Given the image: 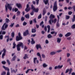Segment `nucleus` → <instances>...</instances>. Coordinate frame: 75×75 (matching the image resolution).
I'll list each match as a JSON object with an SVG mask.
<instances>
[{
    "label": "nucleus",
    "instance_id": "3c124183",
    "mask_svg": "<svg viewBox=\"0 0 75 75\" xmlns=\"http://www.w3.org/2000/svg\"><path fill=\"white\" fill-rule=\"evenodd\" d=\"M4 56H5V54H4V52H3V54H2V58L4 59Z\"/></svg>",
    "mask_w": 75,
    "mask_h": 75
},
{
    "label": "nucleus",
    "instance_id": "79ce46f5",
    "mask_svg": "<svg viewBox=\"0 0 75 75\" xmlns=\"http://www.w3.org/2000/svg\"><path fill=\"white\" fill-rule=\"evenodd\" d=\"M30 14L31 16H33V15H34V11H31V13H30Z\"/></svg>",
    "mask_w": 75,
    "mask_h": 75
},
{
    "label": "nucleus",
    "instance_id": "393cba45",
    "mask_svg": "<svg viewBox=\"0 0 75 75\" xmlns=\"http://www.w3.org/2000/svg\"><path fill=\"white\" fill-rule=\"evenodd\" d=\"M46 13V10L44 9L43 11V13H42V14L43 16H44L45 14Z\"/></svg>",
    "mask_w": 75,
    "mask_h": 75
},
{
    "label": "nucleus",
    "instance_id": "f257e3e1",
    "mask_svg": "<svg viewBox=\"0 0 75 75\" xmlns=\"http://www.w3.org/2000/svg\"><path fill=\"white\" fill-rule=\"evenodd\" d=\"M55 16L54 15H53L52 14H50V20H49L48 23L50 24H52V23H54L55 24L56 23V21H57V20L56 18H55L54 20H53V18H54Z\"/></svg>",
    "mask_w": 75,
    "mask_h": 75
},
{
    "label": "nucleus",
    "instance_id": "a211bd4d",
    "mask_svg": "<svg viewBox=\"0 0 75 75\" xmlns=\"http://www.w3.org/2000/svg\"><path fill=\"white\" fill-rule=\"evenodd\" d=\"M15 35V33L14 32V31H13L11 33V37H12V38H14V37Z\"/></svg>",
    "mask_w": 75,
    "mask_h": 75
},
{
    "label": "nucleus",
    "instance_id": "bf43d9fd",
    "mask_svg": "<svg viewBox=\"0 0 75 75\" xmlns=\"http://www.w3.org/2000/svg\"><path fill=\"white\" fill-rule=\"evenodd\" d=\"M69 70V69H67L66 70V71L65 72V73H68Z\"/></svg>",
    "mask_w": 75,
    "mask_h": 75
},
{
    "label": "nucleus",
    "instance_id": "69168bd1",
    "mask_svg": "<svg viewBox=\"0 0 75 75\" xmlns=\"http://www.w3.org/2000/svg\"><path fill=\"white\" fill-rule=\"evenodd\" d=\"M42 57L43 58H45V55H44V54H42Z\"/></svg>",
    "mask_w": 75,
    "mask_h": 75
},
{
    "label": "nucleus",
    "instance_id": "2eb2a0df",
    "mask_svg": "<svg viewBox=\"0 0 75 75\" xmlns=\"http://www.w3.org/2000/svg\"><path fill=\"white\" fill-rule=\"evenodd\" d=\"M16 6L18 7V8H22V6L21 4H18V3L16 4Z\"/></svg>",
    "mask_w": 75,
    "mask_h": 75
},
{
    "label": "nucleus",
    "instance_id": "58836bf2",
    "mask_svg": "<svg viewBox=\"0 0 75 75\" xmlns=\"http://www.w3.org/2000/svg\"><path fill=\"white\" fill-rule=\"evenodd\" d=\"M42 14L41 13L39 15V16H38V19H40V18H42Z\"/></svg>",
    "mask_w": 75,
    "mask_h": 75
},
{
    "label": "nucleus",
    "instance_id": "c9c22d12",
    "mask_svg": "<svg viewBox=\"0 0 75 75\" xmlns=\"http://www.w3.org/2000/svg\"><path fill=\"white\" fill-rule=\"evenodd\" d=\"M43 1L44 2L45 4H47L48 3V0H46V1H45V0H44Z\"/></svg>",
    "mask_w": 75,
    "mask_h": 75
},
{
    "label": "nucleus",
    "instance_id": "f3484780",
    "mask_svg": "<svg viewBox=\"0 0 75 75\" xmlns=\"http://www.w3.org/2000/svg\"><path fill=\"white\" fill-rule=\"evenodd\" d=\"M57 42H58V43H60L62 40L61 38H57Z\"/></svg>",
    "mask_w": 75,
    "mask_h": 75
},
{
    "label": "nucleus",
    "instance_id": "4468645a",
    "mask_svg": "<svg viewBox=\"0 0 75 75\" xmlns=\"http://www.w3.org/2000/svg\"><path fill=\"white\" fill-rule=\"evenodd\" d=\"M50 33L52 34H54V36H56L57 33V32H55V31H51Z\"/></svg>",
    "mask_w": 75,
    "mask_h": 75
},
{
    "label": "nucleus",
    "instance_id": "6ab92c4d",
    "mask_svg": "<svg viewBox=\"0 0 75 75\" xmlns=\"http://www.w3.org/2000/svg\"><path fill=\"white\" fill-rule=\"evenodd\" d=\"M32 40L31 41V44H34L35 43V41H34L33 38H31Z\"/></svg>",
    "mask_w": 75,
    "mask_h": 75
},
{
    "label": "nucleus",
    "instance_id": "13d9d810",
    "mask_svg": "<svg viewBox=\"0 0 75 75\" xmlns=\"http://www.w3.org/2000/svg\"><path fill=\"white\" fill-rule=\"evenodd\" d=\"M70 55V53H68L67 54V57H69Z\"/></svg>",
    "mask_w": 75,
    "mask_h": 75
},
{
    "label": "nucleus",
    "instance_id": "de8ad7c7",
    "mask_svg": "<svg viewBox=\"0 0 75 75\" xmlns=\"http://www.w3.org/2000/svg\"><path fill=\"white\" fill-rule=\"evenodd\" d=\"M33 21L34 23H37V21L36 18H35L34 19H33Z\"/></svg>",
    "mask_w": 75,
    "mask_h": 75
},
{
    "label": "nucleus",
    "instance_id": "052dcab7",
    "mask_svg": "<svg viewBox=\"0 0 75 75\" xmlns=\"http://www.w3.org/2000/svg\"><path fill=\"white\" fill-rule=\"evenodd\" d=\"M67 39L68 40H70L71 39V38L70 37H67Z\"/></svg>",
    "mask_w": 75,
    "mask_h": 75
},
{
    "label": "nucleus",
    "instance_id": "864d4df0",
    "mask_svg": "<svg viewBox=\"0 0 75 75\" xmlns=\"http://www.w3.org/2000/svg\"><path fill=\"white\" fill-rule=\"evenodd\" d=\"M72 69H71L69 70V74H71V72H72Z\"/></svg>",
    "mask_w": 75,
    "mask_h": 75
},
{
    "label": "nucleus",
    "instance_id": "1a4fd4ad",
    "mask_svg": "<svg viewBox=\"0 0 75 75\" xmlns=\"http://www.w3.org/2000/svg\"><path fill=\"white\" fill-rule=\"evenodd\" d=\"M63 66V65H62V66H60V65H58L57 66H55L54 67V69H62Z\"/></svg>",
    "mask_w": 75,
    "mask_h": 75
},
{
    "label": "nucleus",
    "instance_id": "09e8293b",
    "mask_svg": "<svg viewBox=\"0 0 75 75\" xmlns=\"http://www.w3.org/2000/svg\"><path fill=\"white\" fill-rule=\"evenodd\" d=\"M14 23H11V24L10 25V27H13L14 25Z\"/></svg>",
    "mask_w": 75,
    "mask_h": 75
},
{
    "label": "nucleus",
    "instance_id": "b1692460",
    "mask_svg": "<svg viewBox=\"0 0 75 75\" xmlns=\"http://www.w3.org/2000/svg\"><path fill=\"white\" fill-rule=\"evenodd\" d=\"M75 21V15H73V18L72 19V22H74Z\"/></svg>",
    "mask_w": 75,
    "mask_h": 75
},
{
    "label": "nucleus",
    "instance_id": "4be33fe9",
    "mask_svg": "<svg viewBox=\"0 0 75 75\" xmlns=\"http://www.w3.org/2000/svg\"><path fill=\"white\" fill-rule=\"evenodd\" d=\"M13 48H16V42H15V41H14L13 42Z\"/></svg>",
    "mask_w": 75,
    "mask_h": 75
},
{
    "label": "nucleus",
    "instance_id": "6e6d98bb",
    "mask_svg": "<svg viewBox=\"0 0 75 75\" xmlns=\"http://www.w3.org/2000/svg\"><path fill=\"white\" fill-rule=\"evenodd\" d=\"M18 10V8H14V11L15 12H17V11Z\"/></svg>",
    "mask_w": 75,
    "mask_h": 75
},
{
    "label": "nucleus",
    "instance_id": "0eeeda50",
    "mask_svg": "<svg viewBox=\"0 0 75 75\" xmlns=\"http://www.w3.org/2000/svg\"><path fill=\"white\" fill-rule=\"evenodd\" d=\"M3 67L5 69V70H7L8 71L7 75H10V72H9V71L10 70L8 68V67H6L5 66H3Z\"/></svg>",
    "mask_w": 75,
    "mask_h": 75
},
{
    "label": "nucleus",
    "instance_id": "4c0bfd02",
    "mask_svg": "<svg viewBox=\"0 0 75 75\" xmlns=\"http://www.w3.org/2000/svg\"><path fill=\"white\" fill-rule=\"evenodd\" d=\"M37 59V57H34V58L33 62L34 64H36V60Z\"/></svg>",
    "mask_w": 75,
    "mask_h": 75
},
{
    "label": "nucleus",
    "instance_id": "c85d7f7f",
    "mask_svg": "<svg viewBox=\"0 0 75 75\" xmlns=\"http://www.w3.org/2000/svg\"><path fill=\"white\" fill-rule=\"evenodd\" d=\"M27 58H28V55L27 54H25V56L23 57L24 59H26Z\"/></svg>",
    "mask_w": 75,
    "mask_h": 75
},
{
    "label": "nucleus",
    "instance_id": "7c9ffc66",
    "mask_svg": "<svg viewBox=\"0 0 75 75\" xmlns=\"http://www.w3.org/2000/svg\"><path fill=\"white\" fill-rule=\"evenodd\" d=\"M21 13V12L20 11H19L18 10V11L16 13V16H19L20 15Z\"/></svg>",
    "mask_w": 75,
    "mask_h": 75
},
{
    "label": "nucleus",
    "instance_id": "ea45409f",
    "mask_svg": "<svg viewBox=\"0 0 75 75\" xmlns=\"http://www.w3.org/2000/svg\"><path fill=\"white\" fill-rule=\"evenodd\" d=\"M71 28L72 29L75 28V24H73V25H72V26H71Z\"/></svg>",
    "mask_w": 75,
    "mask_h": 75
},
{
    "label": "nucleus",
    "instance_id": "a19ab883",
    "mask_svg": "<svg viewBox=\"0 0 75 75\" xmlns=\"http://www.w3.org/2000/svg\"><path fill=\"white\" fill-rule=\"evenodd\" d=\"M6 74V72H5V71H3V72H2V73H1V75H5V74Z\"/></svg>",
    "mask_w": 75,
    "mask_h": 75
},
{
    "label": "nucleus",
    "instance_id": "774afa93",
    "mask_svg": "<svg viewBox=\"0 0 75 75\" xmlns=\"http://www.w3.org/2000/svg\"><path fill=\"white\" fill-rule=\"evenodd\" d=\"M73 8L74 11H75V6H73Z\"/></svg>",
    "mask_w": 75,
    "mask_h": 75
},
{
    "label": "nucleus",
    "instance_id": "f704fd0d",
    "mask_svg": "<svg viewBox=\"0 0 75 75\" xmlns=\"http://www.w3.org/2000/svg\"><path fill=\"white\" fill-rule=\"evenodd\" d=\"M31 9L33 10L34 11H35V7L33 6V4H32L31 5Z\"/></svg>",
    "mask_w": 75,
    "mask_h": 75
},
{
    "label": "nucleus",
    "instance_id": "0e129e2a",
    "mask_svg": "<svg viewBox=\"0 0 75 75\" xmlns=\"http://www.w3.org/2000/svg\"><path fill=\"white\" fill-rule=\"evenodd\" d=\"M59 36L60 37H62L63 36V35L62 34H59Z\"/></svg>",
    "mask_w": 75,
    "mask_h": 75
},
{
    "label": "nucleus",
    "instance_id": "c03bdc74",
    "mask_svg": "<svg viewBox=\"0 0 75 75\" xmlns=\"http://www.w3.org/2000/svg\"><path fill=\"white\" fill-rule=\"evenodd\" d=\"M25 20V18L23 17H22L21 18V20L22 21H24Z\"/></svg>",
    "mask_w": 75,
    "mask_h": 75
},
{
    "label": "nucleus",
    "instance_id": "2f4dec72",
    "mask_svg": "<svg viewBox=\"0 0 75 75\" xmlns=\"http://www.w3.org/2000/svg\"><path fill=\"white\" fill-rule=\"evenodd\" d=\"M70 18V16H67V15H66V18L67 20H68Z\"/></svg>",
    "mask_w": 75,
    "mask_h": 75
},
{
    "label": "nucleus",
    "instance_id": "aec40b11",
    "mask_svg": "<svg viewBox=\"0 0 75 75\" xmlns=\"http://www.w3.org/2000/svg\"><path fill=\"white\" fill-rule=\"evenodd\" d=\"M17 58L16 56H14L13 57L12 59H11V61H15L16 58Z\"/></svg>",
    "mask_w": 75,
    "mask_h": 75
},
{
    "label": "nucleus",
    "instance_id": "423d86ee",
    "mask_svg": "<svg viewBox=\"0 0 75 75\" xmlns=\"http://www.w3.org/2000/svg\"><path fill=\"white\" fill-rule=\"evenodd\" d=\"M5 7H6V12H7V11H8L7 7H8V9H9V10H10V11H11V9L12 8V7L10 6V4H8L7 6H6V5Z\"/></svg>",
    "mask_w": 75,
    "mask_h": 75
},
{
    "label": "nucleus",
    "instance_id": "5fc2aeb1",
    "mask_svg": "<svg viewBox=\"0 0 75 75\" xmlns=\"http://www.w3.org/2000/svg\"><path fill=\"white\" fill-rule=\"evenodd\" d=\"M1 63L2 64H6V62H5V61H2V62H1Z\"/></svg>",
    "mask_w": 75,
    "mask_h": 75
},
{
    "label": "nucleus",
    "instance_id": "72a5a7b5",
    "mask_svg": "<svg viewBox=\"0 0 75 75\" xmlns=\"http://www.w3.org/2000/svg\"><path fill=\"white\" fill-rule=\"evenodd\" d=\"M25 17L26 18H29V14H27L25 15Z\"/></svg>",
    "mask_w": 75,
    "mask_h": 75
},
{
    "label": "nucleus",
    "instance_id": "338daca9",
    "mask_svg": "<svg viewBox=\"0 0 75 75\" xmlns=\"http://www.w3.org/2000/svg\"><path fill=\"white\" fill-rule=\"evenodd\" d=\"M71 61V59H70L69 58H68L67 59V62H69V61Z\"/></svg>",
    "mask_w": 75,
    "mask_h": 75
},
{
    "label": "nucleus",
    "instance_id": "7ed1b4c3",
    "mask_svg": "<svg viewBox=\"0 0 75 75\" xmlns=\"http://www.w3.org/2000/svg\"><path fill=\"white\" fill-rule=\"evenodd\" d=\"M23 39V37L21 34V33H18V35H17L16 37V40L17 41H20Z\"/></svg>",
    "mask_w": 75,
    "mask_h": 75
},
{
    "label": "nucleus",
    "instance_id": "5701e85b",
    "mask_svg": "<svg viewBox=\"0 0 75 75\" xmlns=\"http://www.w3.org/2000/svg\"><path fill=\"white\" fill-rule=\"evenodd\" d=\"M56 26H57V27H60V24L59 23V21H58L57 22V24L56 25Z\"/></svg>",
    "mask_w": 75,
    "mask_h": 75
},
{
    "label": "nucleus",
    "instance_id": "9d476101",
    "mask_svg": "<svg viewBox=\"0 0 75 75\" xmlns=\"http://www.w3.org/2000/svg\"><path fill=\"white\" fill-rule=\"evenodd\" d=\"M29 30H26L23 33V35L24 36L27 35L29 33Z\"/></svg>",
    "mask_w": 75,
    "mask_h": 75
},
{
    "label": "nucleus",
    "instance_id": "603ef678",
    "mask_svg": "<svg viewBox=\"0 0 75 75\" xmlns=\"http://www.w3.org/2000/svg\"><path fill=\"white\" fill-rule=\"evenodd\" d=\"M72 13V11H69L68 12V14L69 15H71Z\"/></svg>",
    "mask_w": 75,
    "mask_h": 75
},
{
    "label": "nucleus",
    "instance_id": "e2e57ef3",
    "mask_svg": "<svg viewBox=\"0 0 75 75\" xmlns=\"http://www.w3.org/2000/svg\"><path fill=\"white\" fill-rule=\"evenodd\" d=\"M44 24V22L43 21H42L40 23V25L41 26V25H42V24Z\"/></svg>",
    "mask_w": 75,
    "mask_h": 75
},
{
    "label": "nucleus",
    "instance_id": "a878e982",
    "mask_svg": "<svg viewBox=\"0 0 75 75\" xmlns=\"http://www.w3.org/2000/svg\"><path fill=\"white\" fill-rule=\"evenodd\" d=\"M47 37L48 38H52V36L50 34H48L47 35Z\"/></svg>",
    "mask_w": 75,
    "mask_h": 75
},
{
    "label": "nucleus",
    "instance_id": "6e6552de",
    "mask_svg": "<svg viewBox=\"0 0 75 75\" xmlns=\"http://www.w3.org/2000/svg\"><path fill=\"white\" fill-rule=\"evenodd\" d=\"M29 7V6L28 4H27L26 6V8L25 9V11L27 12H28V11H30V7Z\"/></svg>",
    "mask_w": 75,
    "mask_h": 75
},
{
    "label": "nucleus",
    "instance_id": "680f3d73",
    "mask_svg": "<svg viewBox=\"0 0 75 75\" xmlns=\"http://www.w3.org/2000/svg\"><path fill=\"white\" fill-rule=\"evenodd\" d=\"M45 42L46 44H48V43H49V41L48 40H46Z\"/></svg>",
    "mask_w": 75,
    "mask_h": 75
},
{
    "label": "nucleus",
    "instance_id": "c756f323",
    "mask_svg": "<svg viewBox=\"0 0 75 75\" xmlns=\"http://www.w3.org/2000/svg\"><path fill=\"white\" fill-rule=\"evenodd\" d=\"M39 9L38 8H35V12H38L39 11Z\"/></svg>",
    "mask_w": 75,
    "mask_h": 75
},
{
    "label": "nucleus",
    "instance_id": "39448f33",
    "mask_svg": "<svg viewBox=\"0 0 75 75\" xmlns=\"http://www.w3.org/2000/svg\"><path fill=\"white\" fill-rule=\"evenodd\" d=\"M8 26V24H7L6 23H5L1 28L2 30H5Z\"/></svg>",
    "mask_w": 75,
    "mask_h": 75
},
{
    "label": "nucleus",
    "instance_id": "4d7b16f0",
    "mask_svg": "<svg viewBox=\"0 0 75 75\" xmlns=\"http://www.w3.org/2000/svg\"><path fill=\"white\" fill-rule=\"evenodd\" d=\"M47 18H48L47 16H45V21H47Z\"/></svg>",
    "mask_w": 75,
    "mask_h": 75
},
{
    "label": "nucleus",
    "instance_id": "dca6fc26",
    "mask_svg": "<svg viewBox=\"0 0 75 75\" xmlns=\"http://www.w3.org/2000/svg\"><path fill=\"white\" fill-rule=\"evenodd\" d=\"M47 27L48 28L47 33H50V25H47Z\"/></svg>",
    "mask_w": 75,
    "mask_h": 75
},
{
    "label": "nucleus",
    "instance_id": "bb28decb",
    "mask_svg": "<svg viewBox=\"0 0 75 75\" xmlns=\"http://www.w3.org/2000/svg\"><path fill=\"white\" fill-rule=\"evenodd\" d=\"M6 23H8L10 21L9 19V18H6Z\"/></svg>",
    "mask_w": 75,
    "mask_h": 75
},
{
    "label": "nucleus",
    "instance_id": "20e7f679",
    "mask_svg": "<svg viewBox=\"0 0 75 75\" xmlns=\"http://www.w3.org/2000/svg\"><path fill=\"white\" fill-rule=\"evenodd\" d=\"M57 2L55 1L53 5V11L54 12L56 11L57 9Z\"/></svg>",
    "mask_w": 75,
    "mask_h": 75
},
{
    "label": "nucleus",
    "instance_id": "473e14b6",
    "mask_svg": "<svg viewBox=\"0 0 75 75\" xmlns=\"http://www.w3.org/2000/svg\"><path fill=\"white\" fill-rule=\"evenodd\" d=\"M56 52H54V51H52V52H51L50 54V55H54V54H55Z\"/></svg>",
    "mask_w": 75,
    "mask_h": 75
},
{
    "label": "nucleus",
    "instance_id": "e433bc0d",
    "mask_svg": "<svg viewBox=\"0 0 75 75\" xmlns=\"http://www.w3.org/2000/svg\"><path fill=\"white\" fill-rule=\"evenodd\" d=\"M32 33H35L36 32V30L35 29L33 28L32 30Z\"/></svg>",
    "mask_w": 75,
    "mask_h": 75
},
{
    "label": "nucleus",
    "instance_id": "f8f14e48",
    "mask_svg": "<svg viewBox=\"0 0 75 75\" xmlns=\"http://www.w3.org/2000/svg\"><path fill=\"white\" fill-rule=\"evenodd\" d=\"M11 73H16V71H17V69H16V71L15 70L12 69V68H11Z\"/></svg>",
    "mask_w": 75,
    "mask_h": 75
},
{
    "label": "nucleus",
    "instance_id": "8fccbe9b",
    "mask_svg": "<svg viewBox=\"0 0 75 75\" xmlns=\"http://www.w3.org/2000/svg\"><path fill=\"white\" fill-rule=\"evenodd\" d=\"M37 55L39 57H41L40 54V52H37Z\"/></svg>",
    "mask_w": 75,
    "mask_h": 75
},
{
    "label": "nucleus",
    "instance_id": "cd10ccee",
    "mask_svg": "<svg viewBox=\"0 0 75 75\" xmlns=\"http://www.w3.org/2000/svg\"><path fill=\"white\" fill-rule=\"evenodd\" d=\"M2 51H3L4 52V56H5V55H6V49L5 48H4V49H3Z\"/></svg>",
    "mask_w": 75,
    "mask_h": 75
},
{
    "label": "nucleus",
    "instance_id": "37998d69",
    "mask_svg": "<svg viewBox=\"0 0 75 75\" xmlns=\"http://www.w3.org/2000/svg\"><path fill=\"white\" fill-rule=\"evenodd\" d=\"M3 35H0V39L2 40V39H3Z\"/></svg>",
    "mask_w": 75,
    "mask_h": 75
},
{
    "label": "nucleus",
    "instance_id": "a18cd8bd",
    "mask_svg": "<svg viewBox=\"0 0 75 75\" xmlns=\"http://www.w3.org/2000/svg\"><path fill=\"white\" fill-rule=\"evenodd\" d=\"M27 23L25 21H24V22L23 23V25H27Z\"/></svg>",
    "mask_w": 75,
    "mask_h": 75
},
{
    "label": "nucleus",
    "instance_id": "f03ea898",
    "mask_svg": "<svg viewBox=\"0 0 75 75\" xmlns=\"http://www.w3.org/2000/svg\"><path fill=\"white\" fill-rule=\"evenodd\" d=\"M20 47H21L22 48H23L24 47V44L22 42H19L17 45V49L18 51H20Z\"/></svg>",
    "mask_w": 75,
    "mask_h": 75
},
{
    "label": "nucleus",
    "instance_id": "49530a36",
    "mask_svg": "<svg viewBox=\"0 0 75 75\" xmlns=\"http://www.w3.org/2000/svg\"><path fill=\"white\" fill-rule=\"evenodd\" d=\"M7 62L8 63V64L9 65V66H10V62L9 60H6Z\"/></svg>",
    "mask_w": 75,
    "mask_h": 75
},
{
    "label": "nucleus",
    "instance_id": "412c9836",
    "mask_svg": "<svg viewBox=\"0 0 75 75\" xmlns=\"http://www.w3.org/2000/svg\"><path fill=\"white\" fill-rule=\"evenodd\" d=\"M42 66L43 67L45 68L47 67L48 65H47V64H46V63H43V64Z\"/></svg>",
    "mask_w": 75,
    "mask_h": 75
},
{
    "label": "nucleus",
    "instance_id": "ddd939ff",
    "mask_svg": "<svg viewBox=\"0 0 75 75\" xmlns=\"http://www.w3.org/2000/svg\"><path fill=\"white\" fill-rule=\"evenodd\" d=\"M71 33H70V32H68V33H67L65 35V37H69V36H70L71 35Z\"/></svg>",
    "mask_w": 75,
    "mask_h": 75
},
{
    "label": "nucleus",
    "instance_id": "9b49d317",
    "mask_svg": "<svg viewBox=\"0 0 75 75\" xmlns=\"http://www.w3.org/2000/svg\"><path fill=\"white\" fill-rule=\"evenodd\" d=\"M36 47L37 50H38L39 48H40V49H42V47H41V45L40 44H36Z\"/></svg>",
    "mask_w": 75,
    "mask_h": 75
}]
</instances>
